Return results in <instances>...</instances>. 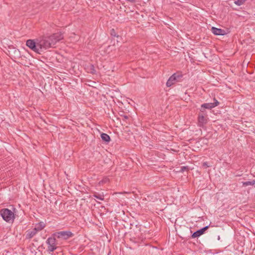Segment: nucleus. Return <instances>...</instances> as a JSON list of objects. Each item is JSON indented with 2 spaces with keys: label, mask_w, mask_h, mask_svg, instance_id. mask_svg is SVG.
Returning a JSON list of instances; mask_svg holds the SVG:
<instances>
[{
  "label": "nucleus",
  "mask_w": 255,
  "mask_h": 255,
  "mask_svg": "<svg viewBox=\"0 0 255 255\" xmlns=\"http://www.w3.org/2000/svg\"><path fill=\"white\" fill-rule=\"evenodd\" d=\"M63 38L61 33H54L50 36H43L37 38L40 54L50 48L54 47L56 43Z\"/></svg>",
  "instance_id": "nucleus-1"
},
{
  "label": "nucleus",
  "mask_w": 255,
  "mask_h": 255,
  "mask_svg": "<svg viewBox=\"0 0 255 255\" xmlns=\"http://www.w3.org/2000/svg\"><path fill=\"white\" fill-rule=\"evenodd\" d=\"M0 215L3 219L7 222L13 221L14 219V213L7 208L3 209L0 211Z\"/></svg>",
  "instance_id": "nucleus-2"
},
{
  "label": "nucleus",
  "mask_w": 255,
  "mask_h": 255,
  "mask_svg": "<svg viewBox=\"0 0 255 255\" xmlns=\"http://www.w3.org/2000/svg\"><path fill=\"white\" fill-rule=\"evenodd\" d=\"M37 38L35 39H28L26 42V45L33 51L40 54L39 46L37 44Z\"/></svg>",
  "instance_id": "nucleus-3"
},
{
  "label": "nucleus",
  "mask_w": 255,
  "mask_h": 255,
  "mask_svg": "<svg viewBox=\"0 0 255 255\" xmlns=\"http://www.w3.org/2000/svg\"><path fill=\"white\" fill-rule=\"evenodd\" d=\"M182 77V75L179 73H174L169 77L166 82V86L168 87L171 86L176 82L180 81Z\"/></svg>",
  "instance_id": "nucleus-4"
},
{
  "label": "nucleus",
  "mask_w": 255,
  "mask_h": 255,
  "mask_svg": "<svg viewBox=\"0 0 255 255\" xmlns=\"http://www.w3.org/2000/svg\"><path fill=\"white\" fill-rule=\"evenodd\" d=\"M54 235L58 239L67 240L70 237H72L73 234L70 231H61L56 233Z\"/></svg>",
  "instance_id": "nucleus-5"
},
{
  "label": "nucleus",
  "mask_w": 255,
  "mask_h": 255,
  "mask_svg": "<svg viewBox=\"0 0 255 255\" xmlns=\"http://www.w3.org/2000/svg\"><path fill=\"white\" fill-rule=\"evenodd\" d=\"M55 242L56 239L54 238L50 237L47 240L46 243L48 245V251L49 252H52L56 249Z\"/></svg>",
  "instance_id": "nucleus-6"
},
{
  "label": "nucleus",
  "mask_w": 255,
  "mask_h": 255,
  "mask_svg": "<svg viewBox=\"0 0 255 255\" xmlns=\"http://www.w3.org/2000/svg\"><path fill=\"white\" fill-rule=\"evenodd\" d=\"M209 226H207L206 227H204V228L198 230V231L194 232L191 236L192 238H195L197 237H199L202 235H203L205 231L208 228Z\"/></svg>",
  "instance_id": "nucleus-7"
},
{
  "label": "nucleus",
  "mask_w": 255,
  "mask_h": 255,
  "mask_svg": "<svg viewBox=\"0 0 255 255\" xmlns=\"http://www.w3.org/2000/svg\"><path fill=\"white\" fill-rule=\"evenodd\" d=\"M211 31L213 34L217 35H224L226 34L225 30L215 27H212Z\"/></svg>",
  "instance_id": "nucleus-8"
},
{
  "label": "nucleus",
  "mask_w": 255,
  "mask_h": 255,
  "mask_svg": "<svg viewBox=\"0 0 255 255\" xmlns=\"http://www.w3.org/2000/svg\"><path fill=\"white\" fill-rule=\"evenodd\" d=\"M216 104L214 105H212L211 103H204L201 106L200 112L202 113L204 112V109H212L215 107H216Z\"/></svg>",
  "instance_id": "nucleus-9"
},
{
  "label": "nucleus",
  "mask_w": 255,
  "mask_h": 255,
  "mask_svg": "<svg viewBox=\"0 0 255 255\" xmlns=\"http://www.w3.org/2000/svg\"><path fill=\"white\" fill-rule=\"evenodd\" d=\"M198 123L199 125L203 126L204 124H206L207 123V119L205 117V114H199L198 115Z\"/></svg>",
  "instance_id": "nucleus-10"
},
{
  "label": "nucleus",
  "mask_w": 255,
  "mask_h": 255,
  "mask_svg": "<svg viewBox=\"0 0 255 255\" xmlns=\"http://www.w3.org/2000/svg\"><path fill=\"white\" fill-rule=\"evenodd\" d=\"M37 231L34 228L32 231L28 230L26 232V239H31L37 233Z\"/></svg>",
  "instance_id": "nucleus-11"
},
{
  "label": "nucleus",
  "mask_w": 255,
  "mask_h": 255,
  "mask_svg": "<svg viewBox=\"0 0 255 255\" xmlns=\"http://www.w3.org/2000/svg\"><path fill=\"white\" fill-rule=\"evenodd\" d=\"M101 137L102 139L106 142H109L111 140L110 136L105 133H102L101 134Z\"/></svg>",
  "instance_id": "nucleus-12"
},
{
  "label": "nucleus",
  "mask_w": 255,
  "mask_h": 255,
  "mask_svg": "<svg viewBox=\"0 0 255 255\" xmlns=\"http://www.w3.org/2000/svg\"><path fill=\"white\" fill-rule=\"evenodd\" d=\"M45 224L42 222H40L36 225L35 228L36 229V230L38 232L42 230L45 227Z\"/></svg>",
  "instance_id": "nucleus-13"
},
{
  "label": "nucleus",
  "mask_w": 255,
  "mask_h": 255,
  "mask_svg": "<svg viewBox=\"0 0 255 255\" xmlns=\"http://www.w3.org/2000/svg\"><path fill=\"white\" fill-rule=\"evenodd\" d=\"M255 184V180H253V181H246V182H243V185L244 186H250V185H254V184Z\"/></svg>",
  "instance_id": "nucleus-14"
},
{
  "label": "nucleus",
  "mask_w": 255,
  "mask_h": 255,
  "mask_svg": "<svg viewBox=\"0 0 255 255\" xmlns=\"http://www.w3.org/2000/svg\"><path fill=\"white\" fill-rule=\"evenodd\" d=\"M94 197L100 200H104V195L98 193H96L94 194Z\"/></svg>",
  "instance_id": "nucleus-15"
},
{
  "label": "nucleus",
  "mask_w": 255,
  "mask_h": 255,
  "mask_svg": "<svg viewBox=\"0 0 255 255\" xmlns=\"http://www.w3.org/2000/svg\"><path fill=\"white\" fill-rule=\"evenodd\" d=\"M247 0H236L234 3L237 5H239V6H240L243 4L245 3V2L247 1Z\"/></svg>",
  "instance_id": "nucleus-16"
},
{
  "label": "nucleus",
  "mask_w": 255,
  "mask_h": 255,
  "mask_svg": "<svg viewBox=\"0 0 255 255\" xmlns=\"http://www.w3.org/2000/svg\"><path fill=\"white\" fill-rule=\"evenodd\" d=\"M88 72L92 74H95L96 73V70L93 65H90V67L88 70Z\"/></svg>",
  "instance_id": "nucleus-17"
},
{
  "label": "nucleus",
  "mask_w": 255,
  "mask_h": 255,
  "mask_svg": "<svg viewBox=\"0 0 255 255\" xmlns=\"http://www.w3.org/2000/svg\"><path fill=\"white\" fill-rule=\"evenodd\" d=\"M189 169V168L188 166H181L180 167V170H179L181 172H183L185 171H187Z\"/></svg>",
  "instance_id": "nucleus-18"
},
{
  "label": "nucleus",
  "mask_w": 255,
  "mask_h": 255,
  "mask_svg": "<svg viewBox=\"0 0 255 255\" xmlns=\"http://www.w3.org/2000/svg\"><path fill=\"white\" fill-rule=\"evenodd\" d=\"M111 34L112 36H114V37H118L119 36L118 35H117L116 33L115 30H114V29H112L111 30Z\"/></svg>",
  "instance_id": "nucleus-19"
},
{
  "label": "nucleus",
  "mask_w": 255,
  "mask_h": 255,
  "mask_svg": "<svg viewBox=\"0 0 255 255\" xmlns=\"http://www.w3.org/2000/svg\"><path fill=\"white\" fill-rule=\"evenodd\" d=\"M214 102L211 103L212 105H215L216 104V107L218 106L219 105V102L215 99H214Z\"/></svg>",
  "instance_id": "nucleus-20"
},
{
  "label": "nucleus",
  "mask_w": 255,
  "mask_h": 255,
  "mask_svg": "<svg viewBox=\"0 0 255 255\" xmlns=\"http://www.w3.org/2000/svg\"><path fill=\"white\" fill-rule=\"evenodd\" d=\"M127 1L130 2H134L135 1V0H127Z\"/></svg>",
  "instance_id": "nucleus-21"
},
{
  "label": "nucleus",
  "mask_w": 255,
  "mask_h": 255,
  "mask_svg": "<svg viewBox=\"0 0 255 255\" xmlns=\"http://www.w3.org/2000/svg\"><path fill=\"white\" fill-rule=\"evenodd\" d=\"M203 165L204 166H208V165H207V163L206 162H204V163H203Z\"/></svg>",
  "instance_id": "nucleus-22"
},
{
  "label": "nucleus",
  "mask_w": 255,
  "mask_h": 255,
  "mask_svg": "<svg viewBox=\"0 0 255 255\" xmlns=\"http://www.w3.org/2000/svg\"><path fill=\"white\" fill-rule=\"evenodd\" d=\"M124 118H125V119H128V116H125V117H124Z\"/></svg>",
  "instance_id": "nucleus-23"
}]
</instances>
